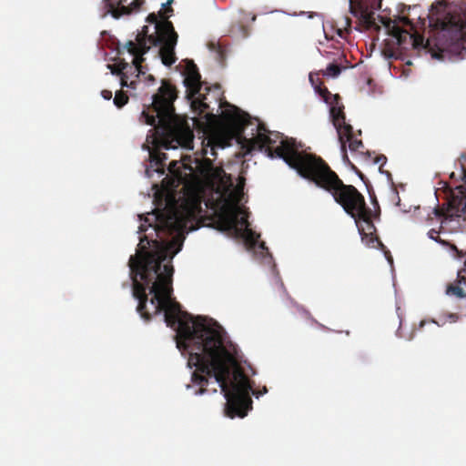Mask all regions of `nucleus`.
<instances>
[{
    "instance_id": "4be33fe9",
    "label": "nucleus",
    "mask_w": 466,
    "mask_h": 466,
    "mask_svg": "<svg viewBox=\"0 0 466 466\" xmlns=\"http://www.w3.org/2000/svg\"><path fill=\"white\" fill-rule=\"evenodd\" d=\"M385 256H386V258H387L388 262L390 263V267H392V264H393L392 258L390 255H388L387 253H385Z\"/></svg>"
},
{
    "instance_id": "bb28decb",
    "label": "nucleus",
    "mask_w": 466,
    "mask_h": 466,
    "mask_svg": "<svg viewBox=\"0 0 466 466\" xmlns=\"http://www.w3.org/2000/svg\"><path fill=\"white\" fill-rule=\"evenodd\" d=\"M208 116H209V115H208V114H207V115L205 116V117L207 118V120H208V121H211V119H210Z\"/></svg>"
},
{
    "instance_id": "2f4dec72",
    "label": "nucleus",
    "mask_w": 466,
    "mask_h": 466,
    "mask_svg": "<svg viewBox=\"0 0 466 466\" xmlns=\"http://www.w3.org/2000/svg\"><path fill=\"white\" fill-rule=\"evenodd\" d=\"M279 287H280L281 289H283V284H282V283H279Z\"/></svg>"
},
{
    "instance_id": "b1692460",
    "label": "nucleus",
    "mask_w": 466,
    "mask_h": 466,
    "mask_svg": "<svg viewBox=\"0 0 466 466\" xmlns=\"http://www.w3.org/2000/svg\"><path fill=\"white\" fill-rule=\"evenodd\" d=\"M461 180L466 181V172L463 171V175L461 176Z\"/></svg>"
},
{
    "instance_id": "4468645a",
    "label": "nucleus",
    "mask_w": 466,
    "mask_h": 466,
    "mask_svg": "<svg viewBox=\"0 0 466 466\" xmlns=\"http://www.w3.org/2000/svg\"><path fill=\"white\" fill-rule=\"evenodd\" d=\"M127 103V96L121 92H116L115 95V97H114V104L117 107H122Z\"/></svg>"
},
{
    "instance_id": "412c9836",
    "label": "nucleus",
    "mask_w": 466,
    "mask_h": 466,
    "mask_svg": "<svg viewBox=\"0 0 466 466\" xmlns=\"http://www.w3.org/2000/svg\"><path fill=\"white\" fill-rule=\"evenodd\" d=\"M306 14H309V18H312L314 15H318L317 14H312V13H307L305 11H302L299 14V15H304Z\"/></svg>"
},
{
    "instance_id": "f257e3e1",
    "label": "nucleus",
    "mask_w": 466,
    "mask_h": 466,
    "mask_svg": "<svg viewBox=\"0 0 466 466\" xmlns=\"http://www.w3.org/2000/svg\"><path fill=\"white\" fill-rule=\"evenodd\" d=\"M212 221L228 237L239 239L248 251L270 264L272 258L259 235L248 221L246 209H154L138 215V245L130 256L128 266L132 295L137 311L144 320L161 316L175 332L177 349L187 359L196 396L217 393L226 402L227 417L244 418L252 409L251 395L258 399L268 392L253 390L248 375L240 364L238 346L212 319L193 317L183 311L173 299L171 260L181 250L186 235L198 229L200 222Z\"/></svg>"
},
{
    "instance_id": "393cba45",
    "label": "nucleus",
    "mask_w": 466,
    "mask_h": 466,
    "mask_svg": "<svg viewBox=\"0 0 466 466\" xmlns=\"http://www.w3.org/2000/svg\"><path fill=\"white\" fill-rule=\"evenodd\" d=\"M382 160H384V161H385V160H386V157H380L378 159V161H377L376 163H379V162H380V161H382Z\"/></svg>"
},
{
    "instance_id": "aec40b11",
    "label": "nucleus",
    "mask_w": 466,
    "mask_h": 466,
    "mask_svg": "<svg viewBox=\"0 0 466 466\" xmlns=\"http://www.w3.org/2000/svg\"><path fill=\"white\" fill-rule=\"evenodd\" d=\"M433 233H435V231H434V230H431V231H429V233H428L429 238H430L431 239H432V240L436 241V242H439V240L433 237Z\"/></svg>"
},
{
    "instance_id": "a878e982",
    "label": "nucleus",
    "mask_w": 466,
    "mask_h": 466,
    "mask_svg": "<svg viewBox=\"0 0 466 466\" xmlns=\"http://www.w3.org/2000/svg\"><path fill=\"white\" fill-rule=\"evenodd\" d=\"M424 325H425V321L422 320V321L420 322V328H422Z\"/></svg>"
},
{
    "instance_id": "f3484780",
    "label": "nucleus",
    "mask_w": 466,
    "mask_h": 466,
    "mask_svg": "<svg viewBox=\"0 0 466 466\" xmlns=\"http://www.w3.org/2000/svg\"><path fill=\"white\" fill-rule=\"evenodd\" d=\"M101 96L105 99V100H110L112 98V92L109 91V90H103L101 92Z\"/></svg>"
},
{
    "instance_id": "a211bd4d",
    "label": "nucleus",
    "mask_w": 466,
    "mask_h": 466,
    "mask_svg": "<svg viewBox=\"0 0 466 466\" xmlns=\"http://www.w3.org/2000/svg\"><path fill=\"white\" fill-rule=\"evenodd\" d=\"M279 12H280V13H282V14H284V15H290V16H295V15H297V14H289V13H287V12H285V11H280V10H274V11H271L270 13H279Z\"/></svg>"
},
{
    "instance_id": "f03ea898",
    "label": "nucleus",
    "mask_w": 466,
    "mask_h": 466,
    "mask_svg": "<svg viewBox=\"0 0 466 466\" xmlns=\"http://www.w3.org/2000/svg\"><path fill=\"white\" fill-rule=\"evenodd\" d=\"M219 130L205 127L201 139L202 154L215 157L217 148H225L229 143L223 135L230 136L247 153L255 150L265 152L273 158L282 159L289 167L318 187L329 191L334 200L353 219L358 231L372 228L371 210L366 207L364 197L353 187L344 185L323 161L316 157L301 153L294 143L283 139L279 133L270 132L258 120L251 119L245 112L227 102L219 103Z\"/></svg>"
},
{
    "instance_id": "5701e85b",
    "label": "nucleus",
    "mask_w": 466,
    "mask_h": 466,
    "mask_svg": "<svg viewBox=\"0 0 466 466\" xmlns=\"http://www.w3.org/2000/svg\"><path fill=\"white\" fill-rule=\"evenodd\" d=\"M173 2V0H167L166 3L161 4V7L165 8L167 5H170Z\"/></svg>"
},
{
    "instance_id": "9b49d317",
    "label": "nucleus",
    "mask_w": 466,
    "mask_h": 466,
    "mask_svg": "<svg viewBox=\"0 0 466 466\" xmlns=\"http://www.w3.org/2000/svg\"><path fill=\"white\" fill-rule=\"evenodd\" d=\"M148 151H150L148 149ZM150 163L151 165L157 166L156 168H147L146 175L148 177L153 176V173H157L158 177L164 175V162L168 158L165 153H152L149 152Z\"/></svg>"
},
{
    "instance_id": "20e7f679",
    "label": "nucleus",
    "mask_w": 466,
    "mask_h": 466,
    "mask_svg": "<svg viewBox=\"0 0 466 466\" xmlns=\"http://www.w3.org/2000/svg\"><path fill=\"white\" fill-rule=\"evenodd\" d=\"M176 98L171 86L162 82L158 93L151 96V105L156 116L142 112L141 119L154 127L147 136V142L157 148L176 150L178 147L190 151L194 149L192 128L199 125L197 117L183 119L174 111Z\"/></svg>"
},
{
    "instance_id": "0eeeda50",
    "label": "nucleus",
    "mask_w": 466,
    "mask_h": 466,
    "mask_svg": "<svg viewBox=\"0 0 466 466\" xmlns=\"http://www.w3.org/2000/svg\"><path fill=\"white\" fill-rule=\"evenodd\" d=\"M433 214L437 218L443 217L441 226L452 224L451 231H462L466 221V184L455 187L450 194L448 207L445 213L438 208H433Z\"/></svg>"
},
{
    "instance_id": "cd10ccee",
    "label": "nucleus",
    "mask_w": 466,
    "mask_h": 466,
    "mask_svg": "<svg viewBox=\"0 0 466 466\" xmlns=\"http://www.w3.org/2000/svg\"><path fill=\"white\" fill-rule=\"evenodd\" d=\"M452 248L457 252V253H460V251L457 249V248L455 246L452 247Z\"/></svg>"
},
{
    "instance_id": "7c9ffc66",
    "label": "nucleus",
    "mask_w": 466,
    "mask_h": 466,
    "mask_svg": "<svg viewBox=\"0 0 466 466\" xmlns=\"http://www.w3.org/2000/svg\"><path fill=\"white\" fill-rule=\"evenodd\" d=\"M401 20L404 22V23H407L408 20L406 18H401Z\"/></svg>"
},
{
    "instance_id": "2eb2a0df",
    "label": "nucleus",
    "mask_w": 466,
    "mask_h": 466,
    "mask_svg": "<svg viewBox=\"0 0 466 466\" xmlns=\"http://www.w3.org/2000/svg\"><path fill=\"white\" fill-rule=\"evenodd\" d=\"M446 294L447 295L453 294V295H456L459 298H465L466 297V294L462 290V289H461L460 287H453V286L448 287V289L446 290Z\"/></svg>"
},
{
    "instance_id": "c85d7f7f",
    "label": "nucleus",
    "mask_w": 466,
    "mask_h": 466,
    "mask_svg": "<svg viewBox=\"0 0 466 466\" xmlns=\"http://www.w3.org/2000/svg\"><path fill=\"white\" fill-rule=\"evenodd\" d=\"M256 20V15H253L251 21L254 22Z\"/></svg>"
},
{
    "instance_id": "39448f33",
    "label": "nucleus",
    "mask_w": 466,
    "mask_h": 466,
    "mask_svg": "<svg viewBox=\"0 0 466 466\" xmlns=\"http://www.w3.org/2000/svg\"><path fill=\"white\" fill-rule=\"evenodd\" d=\"M389 34L399 46L407 43L414 48H424L433 59L445 62L463 59L466 56V16L445 24L426 43L422 37H415L399 25H388Z\"/></svg>"
},
{
    "instance_id": "7ed1b4c3",
    "label": "nucleus",
    "mask_w": 466,
    "mask_h": 466,
    "mask_svg": "<svg viewBox=\"0 0 466 466\" xmlns=\"http://www.w3.org/2000/svg\"><path fill=\"white\" fill-rule=\"evenodd\" d=\"M142 30L137 33L135 41H127L124 46L132 56L131 64L120 62L117 64L118 70H113V75H119L121 86L140 90L145 86H150L155 83L152 75H147L143 71L141 62L151 49H154V57L159 59L166 66H170L176 62L175 46L177 41V35L172 24L164 16L149 14Z\"/></svg>"
},
{
    "instance_id": "6e6552de",
    "label": "nucleus",
    "mask_w": 466,
    "mask_h": 466,
    "mask_svg": "<svg viewBox=\"0 0 466 466\" xmlns=\"http://www.w3.org/2000/svg\"><path fill=\"white\" fill-rule=\"evenodd\" d=\"M315 76L316 75L310 73L309 76V80L315 93L319 94L323 102L329 106V117L334 127L338 129L341 138V134L343 135L344 132H346L343 130V128H341V125L344 124L343 105H341L339 102V95H332L326 88H321L320 86L318 85Z\"/></svg>"
},
{
    "instance_id": "423d86ee",
    "label": "nucleus",
    "mask_w": 466,
    "mask_h": 466,
    "mask_svg": "<svg viewBox=\"0 0 466 466\" xmlns=\"http://www.w3.org/2000/svg\"><path fill=\"white\" fill-rule=\"evenodd\" d=\"M182 71L183 84L186 88V97L190 103L191 108L199 114L209 108L208 96L212 94L216 103L220 96L219 86H214L212 88L203 86L200 81V75L196 65L190 60H185Z\"/></svg>"
},
{
    "instance_id": "dca6fc26",
    "label": "nucleus",
    "mask_w": 466,
    "mask_h": 466,
    "mask_svg": "<svg viewBox=\"0 0 466 466\" xmlns=\"http://www.w3.org/2000/svg\"><path fill=\"white\" fill-rule=\"evenodd\" d=\"M458 319H459V316L457 314L450 313V314L445 316V319H444V321L442 323H439L435 319H431V322L436 324V325H438V326H442L446 321H449L451 323H454Z\"/></svg>"
},
{
    "instance_id": "f8f14e48",
    "label": "nucleus",
    "mask_w": 466,
    "mask_h": 466,
    "mask_svg": "<svg viewBox=\"0 0 466 466\" xmlns=\"http://www.w3.org/2000/svg\"><path fill=\"white\" fill-rule=\"evenodd\" d=\"M365 229L360 232L358 231L361 237V241L369 248H382L383 244L379 240L377 237L373 235L375 231V227L372 224V228L370 229L368 228L367 225L363 222Z\"/></svg>"
},
{
    "instance_id": "6ab92c4d",
    "label": "nucleus",
    "mask_w": 466,
    "mask_h": 466,
    "mask_svg": "<svg viewBox=\"0 0 466 466\" xmlns=\"http://www.w3.org/2000/svg\"><path fill=\"white\" fill-rule=\"evenodd\" d=\"M458 282H459V284H461V285H464V286H466V278H465V277H460V278H458Z\"/></svg>"
},
{
    "instance_id": "ddd939ff",
    "label": "nucleus",
    "mask_w": 466,
    "mask_h": 466,
    "mask_svg": "<svg viewBox=\"0 0 466 466\" xmlns=\"http://www.w3.org/2000/svg\"><path fill=\"white\" fill-rule=\"evenodd\" d=\"M342 71V68L336 64H329L326 69L323 72V76L329 77V78H336L338 77Z\"/></svg>"
},
{
    "instance_id": "1a4fd4ad",
    "label": "nucleus",
    "mask_w": 466,
    "mask_h": 466,
    "mask_svg": "<svg viewBox=\"0 0 466 466\" xmlns=\"http://www.w3.org/2000/svg\"><path fill=\"white\" fill-rule=\"evenodd\" d=\"M350 13L355 16L370 19L373 11L380 7V0H348Z\"/></svg>"
},
{
    "instance_id": "9d476101",
    "label": "nucleus",
    "mask_w": 466,
    "mask_h": 466,
    "mask_svg": "<svg viewBox=\"0 0 466 466\" xmlns=\"http://www.w3.org/2000/svg\"><path fill=\"white\" fill-rule=\"evenodd\" d=\"M341 128H343V130H345L346 132H344L343 136L341 135L342 137L340 138L339 133L338 129L335 127L337 134H338L339 142L340 144V152L342 154L343 161L349 162V158L346 154V151H347L346 144L349 143V148L351 151H354V150H357L359 147H362V142L360 140H357V139L353 140L351 138L352 127L350 124H348L346 122L345 119H344V124L341 125Z\"/></svg>"
},
{
    "instance_id": "c756f323",
    "label": "nucleus",
    "mask_w": 466,
    "mask_h": 466,
    "mask_svg": "<svg viewBox=\"0 0 466 466\" xmlns=\"http://www.w3.org/2000/svg\"><path fill=\"white\" fill-rule=\"evenodd\" d=\"M399 311H400V307H397V313H398V316L400 317Z\"/></svg>"
}]
</instances>
